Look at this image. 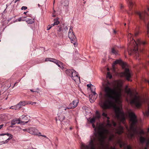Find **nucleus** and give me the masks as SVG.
I'll return each mask as SVG.
<instances>
[{
  "mask_svg": "<svg viewBox=\"0 0 149 149\" xmlns=\"http://www.w3.org/2000/svg\"><path fill=\"white\" fill-rule=\"evenodd\" d=\"M70 130H72V127H70Z\"/></svg>",
  "mask_w": 149,
  "mask_h": 149,
  "instance_id": "obj_60",
  "label": "nucleus"
},
{
  "mask_svg": "<svg viewBox=\"0 0 149 149\" xmlns=\"http://www.w3.org/2000/svg\"><path fill=\"white\" fill-rule=\"evenodd\" d=\"M59 23V22L58 20V18H57L54 19V23L52 24V26L57 25Z\"/></svg>",
  "mask_w": 149,
  "mask_h": 149,
  "instance_id": "obj_26",
  "label": "nucleus"
},
{
  "mask_svg": "<svg viewBox=\"0 0 149 149\" xmlns=\"http://www.w3.org/2000/svg\"><path fill=\"white\" fill-rule=\"evenodd\" d=\"M2 87V85H0V88Z\"/></svg>",
  "mask_w": 149,
  "mask_h": 149,
  "instance_id": "obj_62",
  "label": "nucleus"
},
{
  "mask_svg": "<svg viewBox=\"0 0 149 149\" xmlns=\"http://www.w3.org/2000/svg\"><path fill=\"white\" fill-rule=\"evenodd\" d=\"M26 17H23V18L20 17L19 18L17 19L16 20V22H20V21H24L25 20V19L24 18H26Z\"/></svg>",
  "mask_w": 149,
  "mask_h": 149,
  "instance_id": "obj_28",
  "label": "nucleus"
},
{
  "mask_svg": "<svg viewBox=\"0 0 149 149\" xmlns=\"http://www.w3.org/2000/svg\"><path fill=\"white\" fill-rule=\"evenodd\" d=\"M107 70L108 71L109 70V69L108 68L107 69Z\"/></svg>",
  "mask_w": 149,
  "mask_h": 149,
  "instance_id": "obj_63",
  "label": "nucleus"
},
{
  "mask_svg": "<svg viewBox=\"0 0 149 149\" xmlns=\"http://www.w3.org/2000/svg\"><path fill=\"white\" fill-rule=\"evenodd\" d=\"M16 84V83H15V84H14V86H13V87H14V86L15 85V84Z\"/></svg>",
  "mask_w": 149,
  "mask_h": 149,
  "instance_id": "obj_61",
  "label": "nucleus"
},
{
  "mask_svg": "<svg viewBox=\"0 0 149 149\" xmlns=\"http://www.w3.org/2000/svg\"><path fill=\"white\" fill-rule=\"evenodd\" d=\"M129 4L130 6H131L133 4L132 2L131 1H130L129 2Z\"/></svg>",
  "mask_w": 149,
  "mask_h": 149,
  "instance_id": "obj_51",
  "label": "nucleus"
},
{
  "mask_svg": "<svg viewBox=\"0 0 149 149\" xmlns=\"http://www.w3.org/2000/svg\"><path fill=\"white\" fill-rule=\"evenodd\" d=\"M149 132V128L147 130V134H148Z\"/></svg>",
  "mask_w": 149,
  "mask_h": 149,
  "instance_id": "obj_54",
  "label": "nucleus"
},
{
  "mask_svg": "<svg viewBox=\"0 0 149 149\" xmlns=\"http://www.w3.org/2000/svg\"><path fill=\"white\" fill-rule=\"evenodd\" d=\"M62 29V28H61V27H60V28H59V30H58V31H61Z\"/></svg>",
  "mask_w": 149,
  "mask_h": 149,
  "instance_id": "obj_53",
  "label": "nucleus"
},
{
  "mask_svg": "<svg viewBox=\"0 0 149 149\" xmlns=\"http://www.w3.org/2000/svg\"><path fill=\"white\" fill-rule=\"evenodd\" d=\"M109 83L103 84L105 94L103 97V100L100 102V104L102 109V115L107 119L106 109L110 108L116 104H120L121 103L120 99L121 96V90L118 89V91L112 89L109 85Z\"/></svg>",
  "mask_w": 149,
  "mask_h": 149,
  "instance_id": "obj_1",
  "label": "nucleus"
},
{
  "mask_svg": "<svg viewBox=\"0 0 149 149\" xmlns=\"http://www.w3.org/2000/svg\"><path fill=\"white\" fill-rule=\"evenodd\" d=\"M65 116H64L62 120H65Z\"/></svg>",
  "mask_w": 149,
  "mask_h": 149,
  "instance_id": "obj_58",
  "label": "nucleus"
},
{
  "mask_svg": "<svg viewBox=\"0 0 149 149\" xmlns=\"http://www.w3.org/2000/svg\"><path fill=\"white\" fill-rule=\"evenodd\" d=\"M19 118L20 119L21 124H22L28 123L30 120L27 116L24 115L22 116Z\"/></svg>",
  "mask_w": 149,
  "mask_h": 149,
  "instance_id": "obj_10",
  "label": "nucleus"
},
{
  "mask_svg": "<svg viewBox=\"0 0 149 149\" xmlns=\"http://www.w3.org/2000/svg\"><path fill=\"white\" fill-rule=\"evenodd\" d=\"M107 77L111 79L112 78V76L110 74V72H108L107 74Z\"/></svg>",
  "mask_w": 149,
  "mask_h": 149,
  "instance_id": "obj_36",
  "label": "nucleus"
},
{
  "mask_svg": "<svg viewBox=\"0 0 149 149\" xmlns=\"http://www.w3.org/2000/svg\"><path fill=\"white\" fill-rule=\"evenodd\" d=\"M143 113L145 116H149V106L148 107V110L145 112H143Z\"/></svg>",
  "mask_w": 149,
  "mask_h": 149,
  "instance_id": "obj_29",
  "label": "nucleus"
},
{
  "mask_svg": "<svg viewBox=\"0 0 149 149\" xmlns=\"http://www.w3.org/2000/svg\"><path fill=\"white\" fill-rule=\"evenodd\" d=\"M30 91L32 92H37V90H33L31 89Z\"/></svg>",
  "mask_w": 149,
  "mask_h": 149,
  "instance_id": "obj_46",
  "label": "nucleus"
},
{
  "mask_svg": "<svg viewBox=\"0 0 149 149\" xmlns=\"http://www.w3.org/2000/svg\"><path fill=\"white\" fill-rule=\"evenodd\" d=\"M111 123L112 124V125H113L114 127H116V123L113 120H112Z\"/></svg>",
  "mask_w": 149,
  "mask_h": 149,
  "instance_id": "obj_39",
  "label": "nucleus"
},
{
  "mask_svg": "<svg viewBox=\"0 0 149 149\" xmlns=\"http://www.w3.org/2000/svg\"><path fill=\"white\" fill-rule=\"evenodd\" d=\"M148 11H149V8H148Z\"/></svg>",
  "mask_w": 149,
  "mask_h": 149,
  "instance_id": "obj_64",
  "label": "nucleus"
},
{
  "mask_svg": "<svg viewBox=\"0 0 149 149\" xmlns=\"http://www.w3.org/2000/svg\"><path fill=\"white\" fill-rule=\"evenodd\" d=\"M34 20L33 19H29L26 21V22L28 24H32L34 22Z\"/></svg>",
  "mask_w": 149,
  "mask_h": 149,
  "instance_id": "obj_32",
  "label": "nucleus"
},
{
  "mask_svg": "<svg viewBox=\"0 0 149 149\" xmlns=\"http://www.w3.org/2000/svg\"><path fill=\"white\" fill-rule=\"evenodd\" d=\"M26 104H31V105H33V104H36V102H32L31 101H26Z\"/></svg>",
  "mask_w": 149,
  "mask_h": 149,
  "instance_id": "obj_35",
  "label": "nucleus"
},
{
  "mask_svg": "<svg viewBox=\"0 0 149 149\" xmlns=\"http://www.w3.org/2000/svg\"><path fill=\"white\" fill-rule=\"evenodd\" d=\"M111 123L112 124V125H113L114 127H116V123L113 120H112Z\"/></svg>",
  "mask_w": 149,
  "mask_h": 149,
  "instance_id": "obj_40",
  "label": "nucleus"
},
{
  "mask_svg": "<svg viewBox=\"0 0 149 149\" xmlns=\"http://www.w3.org/2000/svg\"><path fill=\"white\" fill-rule=\"evenodd\" d=\"M70 39L71 42L73 43L74 47L77 46V40L76 38H69Z\"/></svg>",
  "mask_w": 149,
  "mask_h": 149,
  "instance_id": "obj_20",
  "label": "nucleus"
},
{
  "mask_svg": "<svg viewBox=\"0 0 149 149\" xmlns=\"http://www.w3.org/2000/svg\"><path fill=\"white\" fill-rule=\"evenodd\" d=\"M114 138V135L113 134H111L109 137V141H112L113 140Z\"/></svg>",
  "mask_w": 149,
  "mask_h": 149,
  "instance_id": "obj_31",
  "label": "nucleus"
},
{
  "mask_svg": "<svg viewBox=\"0 0 149 149\" xmlns=\"http://www.w3.org/2000/svg\"><path fill=\"white\" fill-rule=\"evenodd\" d=\"M71 77L72 79L75 81L80 79V77L78 76V73L74 70L73 71Z\"/></svg>",
  "mask_w": 149,
  "mask_h": 149,
  "instance_id": "obj_12",
  "label": "nucleus"
},
{
  "mask_svg": "<svg viewBox=\"0 0 149 149\" xmlns=\"http://www.w3.org/2000/svg\"><path fill=\"white\" fill-rule=\"evenodd\" d=\"M4 125L3 124H2L0 125V129L3 127Z\"/></svg>",
  "mask_w": 149,
  "mask_h": 149,
  "instance_id": "obj_50",
  "label": "nucleus"
},
{
  "mask_svg": "<svg viewBox=\"0 0 149 149\" xmlns=\"http://www.w3.org/2000/svg\"><path fill=\"white\" fill-rule=\"evenodd\" d=\"M121 76L125 77L128 81L130 80V78L131 77V75L129 69L127 68H126L124 72L121 73Z\"/></svg>",
  "mask_w": 149,
  "mask_h": 149,
  "instance_id": "obj_7",
  "label": "nucleus"
},
{
  "mask_svg": "<svg viewBox=\"0 0 149 149\" xmlns=\"http://www.w3.org/2000/svg\"><path fill=\"white\" fill-rule=\"evenodd\" d=\"M72 29V27H70L68 32V37H74L75 36Z\"/></svg>",
  "mask_w": 149,
  "mask_h": 149,
  "instance_id": "obj_19",
  "label": "nucleus"
},
{
  "mask_svg": "<svg viewBox=\"0 0 149 149\" xmlns=\"http://www.w3.org/2000/svg\"><path fill=\"white\" fill-rule=\"evenodd\" d=\"M79 101L78 100H73L68 106V109H73L75 108L77 105Z\"/></svg>",
  "mask_w": 149,
  "mask_h": 149,
  "instance_id": "obj_11",
  "label": "nucleus"
},
{
  "mask_svg": "<svg viewBox=\"0 0 149 149\" xmlns=\"http://www.w3.org/2000/svg\"><path fill=\"white\" fill-rule=\"evenodd\" d=\"M92 86L91 84H88L87 85V86L88 87L91 88V86Z\"/></svg>",
  "mask_w": 149,
  "mask_h": 149,
  "instance_id": "obj_47",
  "label": "nucleus"
},
{
  "mask_svg": "<svg viewBox=\"0 0 149 149\" xmlns=\"http://www.w3.org/2000/svg\"><path fill=\"white\" fill-rule=\"evenodd\" d=\"M133 38H129L128 39V41L131 40L130 45L133 47V48L130 50L131 52L130 53L129 52L128 53L130 55L133 53L137 55L138 54L139 45H144L146 44V42L145 41H141L139 39L136 41Z\"/></svg>",
  "mask_w": 149,
  "mask_h": 149,
  "instance_id": "obj_3",
  "label": "nucleus"
},
{
  "mask_svg": "<svg viewBox=\"0 0 149 149\" xmlns=\"http://www.w3.org/2000/svg\"><path fill=\"white\" fill-rule=\"evenodd\" d=\"M145 81L146 82H147L148 83V84H149V81L146 79H145Z\"/></svg>",
  "mask_w": 149,
  "mask_h": 149,
  "instance_id": "obj_49",
  "label": "nucleus"
},
{
  "mask_svg": "<svg viewBox=\"0 0 149 149\" xmlns=\"http://www.w3.org/2000/svg\"><path fill=\"white\" fill-rule=\"evenodd\" d=\"M149 145V141H148L146 143V146L143 149H148V146Z\"/></svg>",
  "mask_w": 149,
  "mask_h": 149,
  "instance_id": "obj_38",
  "label": "nucleus"
},
{
  "mask_svg": "<svg viewBox=\"0 0 149 149\" xmlns=\"http://www.w3.org/2000/svg\"><path fill=\"white\" fill-rule=\"evenodd\" d=\"M146 139L145 137L141 136L140 138V141L141 143L143 144L146 141Z\"/></svg>",
  "mask_w": 149,
  "mask_h": 149,
  "instance_id": "obj_27",
  "label": "nucleus"
},
{
  "mask_svg": "<svg viewBox=\"0 0 149 149\" xmlns=\"http://www.w3.org/2000/svg\"><path fill=\"white\" fill-rule=\"evenodd\" d=\"M111 52L112 53L116 55L118 54V52L114 48H113L112 49Z\"/></svg>",
  "mask_w": 149,
  "mask_h": 149,
  "instance_id": "obj_30",
  "label": "nucleus"
},
{
  "mask_svg": "<svg viewBox=\"0 0 149 149\" xmlns=\"http://www.w3.org/2000/svg\"><path fill=\"white\" fill-rule=\"evenodd\" d=\"M19 1V0H15V3Z\"/></svg>",
  "mask_w": 149,
  "mask_h": 149,
  "instance_id": "obj_56",
  "label": "nucleus"
},
{
  "mask_svg": "<svg viewBox=\"0 0 149 149\" xmlns=\"http://www.w3.org/2000/svg\"><path fill=\"white\" fill-rule=\"evenodd\" d=\"M26 104V101H21L16 105L17 106V109L19 110L22 107L24 106Z\"/></svg>",
  "mask_w": 149,
  "mask_h": 149,
  "instance_id": "obj_16",
  "label": "nucleus"
},
{
  "mask_svg": "<svg viewBox=\"0 0 149 149\" xmlns=\"http://www.w3.org/2000/svg\"><path fill=\"white\" fill-rule=\"evenodd\" d=\"M27 7L25 6H23L22 7V8H21V9L22 10H26L27 9Z\"/></svg>",
  "mask_w": 149,
  "mask_h": 149,
  "instance_id": "obj_42",
  "label": "nucleus"
},
{
  "mask_svg": "<svg viewBox=\"0 0 149 149\" xmlns=\"http://www.w3.org/2000/svg\"><path fill=\"white\" fill-rule=\"evenodd\" d=\"M136 14L139 16V18L141 19H143L146 14V13L144 12L141 13L139 12H137Z\"/></svg>",
  "mask_w": 149,
  "mask_h": 149,
  "instance_id": "obj_22",
  "label": "nucleus"
},
{
  "mask_svg": "<svg viewBox=\"0 0 149 149\" xmlns=\"http://www.w3.org/2000/svg\"><path fill=\"white\" fill-rule=\"evenodd\" d=\"M23 130L25 131H28V130L27 129H23Z\"/></svg>",
  "mask_w": 149,
  "mask_h": 149,
  "instance_id": "obj_55",
  "label": "nucleus"
},
{
  "mask_svg": "<svg viewBox=\"0 0 149 149\" xmlns=\"http://www.w3.org/2000/svg\"><path fill=\"white\" fill-rule=\"evenodd\" d=\"M147 32L148 34V33H149V23L148 24L147 26Z\"/></svg>",
  "mask_w": 149,
  "mask_h": 149,
  "instance_id": "obj_43",
  "label": "nucleus"
},
{
  "mask_svg": "<svg viewBox=\"0 0 149 149\" xmlns=\"http://www.w3.org/2000/svg\"><path fill=\"white\" fill-rule=\"evenodd\" d=\"M5 135H6L7 136L9 137L7 138L5 141H4L3 143H7L8 141L11 139L13 137V135L9 133H2L0 134V136H3Z\"/></svg>",
  "mask_w": 149,
  "mask_h": 149,
  "instance_id": "obj_15",
  "label": "nucleus"
},
{
  "mask_svg": "<svg viewBox=\"0 0 149 149\" xmlns=\"http://www.w3.org/2000/svg\"><path fill=\"white\" fill-rule=\"evenodd\" d=\"M16 124H21L20 118H16L14 119L11 122L12 125H15Z\"/></svg>",
  "mask_w": 149,
  "mask_h": 149,
  "instance_id": "obj_18",
  "label": "nucleus"
},
{
  "mask_svg": "<svg viewBox=\"0 0 149 149\" xmlns=\"http://www.w3.org/2000/svg\"><path fill=\"white\" fill-rule=\"evenodd\" d=\"M124 132L123 127L120 125L118 129L116 130V133L119 135L121 134Z\"/></svg>",
  "mask_w": 149,
  "mask_h": 149,
  "instance_id": "obj_17",
  "label": "nucleus"
},
{
  "mask_svg": "<svg viewBox=\"0 0 149 149\" xmlns=\"http://www.w3.org/2000/svg\"><path fill=\"white\" fill-rule=\"evenodd\" d=\"M68 107H67L66 108H65L64 107H61V108L60 109H61L62 110L63 112H64L65 111H66L67 109H68Z\"/></svg>",
  "mask_w": 149,
  "mask_h": 149,
  "instance_id": "obj_37",
  "label": "nucleus"
},
{
  "mask_svg": "<svg viewBox=\"0 0 149 149\" xmlns=\"http://www.w3.org/2000/svg\"><path fill=\"white\" fill-rule=\"evenodd\" d=\"M111 149H116V147L115 146L114 147H112L111 146Z\"/></svg>",
  "mask_w": 149,
  "mask_h": 149,
  "instance_id": "obj_48",
  "label": "nucleus"
},
{
  "mask_svg": "<svg viewBox=\"0 0 149 149\" xmlns=\"http://www.w3.org/2000/svg\"><path fill=\"white\" fill-rule=\"evenodd\" d=\"M139 133L140 135H142L144 134L145 133L144 131L143 130H141L139 132Z\"/></svg>",
  "mask_w": 149,
  "mask_h": 149,
  "instance_id": "obj_41",
  "label": "nucleus"
},
{
  "mask_svg": "<svg viewBox=\"0 0 149 149\" xmlns=\"http://www.w3.org/2000/svg\"><path fill=\"white\" fill-rule=\"evenodd\" d=\"M123 7V6H122V5H120V8H122Z\"/></svg>",
  "mask_w": 149,
  "mask_h": 149,
  "instance_id": "obj_57",
  "label": "nucleus"
},
{
  "mask_svg": "<svg viewBox=\"0 0 149 149\" xmlns=\"http://www.w3.org/2000/svg\"><path fill=\"white\" fill-rule=\"evenodd\" d=\"M117 64H119L121 65L122 66L123 68H125L127 66V64L123 62L121 60H117L114 61L112 65L114 69H115V65Z\"/></svg>",
  "mask_w": 149,
  "mask_h": 149,
  "instance_id": "obj_9",
  "label": "nucleus"
},
{
  "mask_svg": "<svg viewBox=\"0 0 149 149\" xmlns=\"http://www.w3.org/2000/svg\"><path fill=\"white\" fill-rule=\"evenodd\" d=\"M127 94L130 97V103L135 106L137 108H140L141 105V99L140 97L136 95H134L130 88L126 90Z\"/></svg>",
  "mask_w": 149,
  "mask_h": 149,
  "instance_id": "obj_4",
  "label": "nucleus"
},
{
  "mask_svg": "<svg viewBox=\"0 0 149 149\" xmlns=\"http://www.w3.org/2000/svg\"><path fill=\"white\" fill-rule=\"evenodd\" d=\"M101 117V115L100 113L98 111H97L96 112L95 116L93 117L92 118L89 119L90 122L92 123H94L96 119H99Z\"/></svg>",
  "mask_w": 149,
  "mask_h": 149,
  "instance_id": "obj_8",
  "label": "nucleus"
},
{
  "mask_svg": "<svg viewBox=\"0 0 149 149\" xmlns=\"http://www.w3.org/2000/svg\"><path fill=\"white\" fill-rule=\"evenodd\" d=\"M133 36V35H132L131 34V33H130L129 34H128V36L129 37H132V36Z\"/></svg>",
  "mask_w": 149,
  "mask_h": 149,
  "instance_id": "obj_52",
  "label": "nucleus"
},
{
  "mask_svg": "<svg viewBox=\"0 0 149 149\" xmlns=\"http://www.w3.org/2000/svg\"><path fill=\"white\" fill-rule=\"evenodd\" d=\"M57 62L58 63L56 62V64L59 67L62 69H63L64 67L63 66V63L60 61L57 60Z\"/></svg>",
  "mask_w": 149,
  "mask_h": 149,
  "instance_id": "obj_24",
  "label": "nucleus"
},
{
  "mask_svg": "<svg viewBox=\"0 0 149 149\" xmlns=\"http://www.w3.org/2000/svg\"><path fill=\"white\" fill-rule=\"evenodd\" d=\"M39 134H40V136H43V137H45V138H47V139H48V138L46 136H45V135H40V134H41V133H40V132H39Z\"/></svg>",
  "mask_w": 149,
  "mask_h": 149,
  "instance_id": "obj_45",
  "label": "nucleus"
},
{
  "mask_svg": "<svg viewBox=\"0 0 149 149\" xmlns=\"http://www.w3.org/2000/svg\"><path fill=\"white\" fill-rule=\"evenodd\" d=\"M91 91L93 93V95H90L89 98L90 102L91 103H92L94 102L95 100L96 99L97 96V94L95 93V92L92 91Z\"/></svg>",
  "mask_w": 149,
  "mask_h": 149,
  "instance_id": "obj_13",
  "label": "nucleus"
},
{
  "mask_svg": "<svg viewBox=\"0 0 149 149\" xmlns=\"http://www.w3.org/2000/svg\"><path fill=\"white\" fill-rule=\"evenodd\" d=\"M139 34V32L137 31L136 30L134 31V35L133 36L136 37L138 36V35Z\"/></svg>",
  "mask_w": 149,
  "mask_h": 149,
  "instance_id": "obj_33",
  "label": "nucleus"
},
{
  "mask_svg": "<svg viewBox=\"0 0 149 149\" xmlns=\"http://www.w3.org/2000/svg\"><path fill=\"white\" fill-rule=\"evenodd\" d=\"M120 148L124 147L123 149H132V147L130 145H128L127 142H124L122 140L119 139L117 141Z\"/></svg>",
  "mask_w": 149,
  "mask_h": 149,
  "instance_id": "obj_6",
  "label": "nucleus"
},
{
  "mask_svg": "<svg viewBox=\"0 0 149 149\" xmlns=\"http://www.w3.org/2000/svg\"><path fill=\"white\" fill-rule=\"evenodd\" d=\"M10 109H14L15 110H18L17 109V105L11 107L10 108Z\"/></svg>",
  "mask_w": 149,
  "mask_h": 149,
  "instance_id": "obj_34",
  "label": "nucleus"
},
{
  "mask_svg": "<svg viewBox=\"0 0 149 149\" xmlns=\"http://www.w3.org/2000/svg\"><path fill=\"white\" fill-rule=\"evenodd\" d=\"M116 116L117 119L120 122L124 123L125 120V113L120 108H118L115 111Z\"/></svg>",
  "mask_w": 149,
  "mask_h": 149,
  "instance_id": "obj_5",
  "label": "nucleus"
},
{
  "mask_svg": "<svg viewBox=\"0 0 149 149\" xmlns=\"http://www.w3.org/2000/svg\"><path fill=\"white\" fill-rule=\"evenodd\" d=\"M28 12H24V14H26V13Z\"/></svg>",
  "mask_w": 149,
  "mask_h": 149,
  "instance_id": "obj_59",
  "label": "nucleus"
},
{
  "mask_svg": "<svg viewBox=\"0 0 149 149\" xmlns=\"http://www.w3.org/2000/svg\"><path fill=\"white\" fill-rule=\"evenodd\" d=\"M129 116L130 117V121L131 122L130 129L132 131L129 132L128 136L130 139H132L135 138V136L138 134L139 132L136 129L135 127L136 124L137 123L136 116L133 112L129 113Z\"/></svg>",
  "mask_w": 149,
  "mask_h": 149,
  "instance_id": "obj_2",
  "label": "nucleus"
},
{
  "mask_svg": "<svg viewBox=\"0 0 149 149\" xmlns=\"http://www.w3.org/2000/svg\"><path fill=\"white\" fill-rule=\"evenodd\" d=\"M37 130L35 128H31L28 130V132L34 135H38Z\"/></svg>",
  "mask_w": 149,
  "mask_h": 149,
  "instance_id": "obj_14",
  "label": "nucleus"
},
{
  "mask_svg": "<svg viewBox=\"0 0 149 149\" xmlns=\"http://www.w3.org/2000/svg\"><path fill=\"white\" fill-rule=\"evenodd\" d=\"M110 118L109 117H107V123L106 126L107 127L109 128L111 127L112 126V124L110 123V120H109Z\"/></svg>",
  "mask_w": 149,
  "mask_h": 149,
  "instance_id": "obj_25",
  "label": "nucleus"
},
{
  "mask_svg": "<svg viewBox=\"0 0 149 149\" xmlns=\"http://www.w3.org/2000/svg\"><path fill=\"white\" fill-rule=\"evenodd\" d=\"M73 70H73L67 69L65 71V72L68 75L71 77L72 74Z\"/></svg>",
  "mask_w": 149,
  "mask_h": 149,
  "instance_id": "obj_23",
  "label": "nucleus"
},
{
  "mask_svg": "<svg viewBox=\"0 0 149 149\" xmlns=\"http://www.w3.org/2000/svg\"><path fill=\"white\" fill-rule=\"evenodd\" d=\"M45 61H50L52 62L55 63H56V62L58 63L57 62V60H56L55 59L53 58H46V59H45Z\"/></svg>",
  "mask_w": 149,
  "mask_h": 149,
  "instance_id": "obj_21",
  "label": "nucleus"
},
{
  "mask_svg": "<svg viewBox=\"0 0 149 149\" xmlns=\"http://www.w3.org/2000/svg\"><path fill=\"white\" fill-rule=\"evenodd\" d=\"M52 26V25L51 26L49 25L47 27V30H49Z\"/></svg>",
  "mask_w": 149,
  "mask_h": 149,
  "instance_id": "obj_44",
  "label": "nucleus"
}]
</instances>
